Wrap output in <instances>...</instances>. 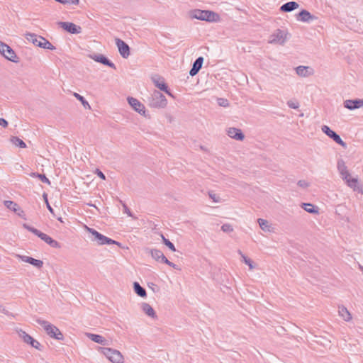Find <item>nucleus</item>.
Segmentation results:
<instances>
[{"instance_id": "393cba45", "label": "nucleus", "mask_w": 363, "mask_h": 363, "mask_svg": "<svg viewBox=\"0 0 363 363\" xmlns=\"http://www.w3.org/2000/svg\"><path fill=\"white\" fill-rule=\"evenodd\" d=\"M4 57L6 58L8 60L11 61L13 62H18V57L14 52V50L9 46L6 53L4 54Z\"/></svg>"}, {"instance_id": "4d7b16f0", "label": "nucleus", "mask_w": 363, "mask_h": 363, "mask_svg": "<svg viewBox=\"0 0 363 363\" xmlns=\"http://www.w3.org/2000/svg\"><path fill=\"white\" fill-rule=\"evenodd\" d=\"M352 179V178H351V177H350V176H347L346 179H343L346 182V183H347V180H350V179Z\"/></svg>"}, {"instance_id": "39448f33", "label": "nucleus", "mask_w": 363, "mask_h": 363, "mask_svg": "<svg viewBox=\"0 0 363 363\" xmlns=\"http://www.w3.org/2000/svg\"><path fill=\"white\" fill-rule=\"evenodd\" d=\"M149 106L152 108H163L167 104L166 97L159 91H154L148 99Z\"/></svg>"}, {"instance_id": "3c124183", "label": "nucleus", "mask_w": 363, "mask_h": 363, "mask_svg": "<svg viewBox=\"0 0 363 363\" xmlns=\"http://www.w3.org/2000/svg\"><path fill=\"white\" fill-rule=\"evenodd\" d=\"M96 173L97 174L98 177L99 178H101V179H104V180L106 179L105 174L101 170H99V169H96Z\"/></svg>"}, {"instance_id": "473e14b6", "label": "nucleus", "mask_w": 363, "mask_h": 363, "mask_svg": "<svg viewBox=\"0 0 363 363\" xmlns=\"http://www.w3.org/2000/svg\"><path fill=\"white\" fill-rule=\"evenodd\" d=\"M19 335L26 343L30 345L31 342H33L34 338L26 333L25 331L21 330Z\"/></svg>"}, {"instance_id": "4c0bfd02", "label": "nucleus", "mask_w": 363, "mask_h": 363, "mask_svg": "<svg viewBox=\"0 0 363 363\" xmlns=\"http://www.w3.org/2000/svg\"><path fill=\"white\" fill-rule=\"evenodd\" d=\"M203 62V57H199L196 58V60L193 63V67L198 68L199 69H201L202 67V65Z\"/></svg>"}, {"instance_id": "5fc2aeb1", "label": "nucleus", "mask_w": 363, "mask_h": 363, "mask_svg": "<svg viewBox=\"0 0 363 363\" xmlns=\"http://www.w3.org/2000/svg\"><path fill=\"white\" fill-rule=\"evenodd\" d=\"M69 1H70L71 4H72L74 5H78L79 2V0H69Z\"/></svg>"}, {"instance_id": "e433bc0d", "label": "nucleus", "mask_w": 363, "mask_h": 363, "mask_svg": "<svg viewBox=\"0 0 363 363\" xmlns=\"http://www.w3.org/2000/svg\"><path fill=\"white\" fill-rule=\"evenodd\" d=\"M321 130L326 135H328L330 138H331L333 135H334V133H335V131H333V130H331L329 126L326 125H324L322 126L321 128Z\"/></svg>"}, {"instance_id": "cd10ccee", "label": "nucleus", "mask_w": 363, "mask_h": 363, "mask_svg": "<svg viewBox=\"0 0 363 363\" xmlns=\"http://www.w3.org/2000/svg\"><path fill=\"white\" fill-rule=\"evenodd\" d=\"M133 289L138 296L142 298H145L147 296L146 290L142 287L138 282L135 281L133 283Z\"/></svg>"}, {"instance_id": "ddd939ff", "label": "nucleus", "mask_w": 363, "mask_h": 363, "mask_svg": "<svg viewBox=\"0 0 363 363\" xmlns=\"http://www.w3.org/2000/svg\"><path fill=\"white\" fill-rule=\"evenodd\" d=\"M128 104L131 106V107L139 113H145V106L140 103L137 99L133 97L128 98Z\"/></svg>"}, {"instance_id": "6ab92c4d", "label": "nucleus", "mask_w": 363, "mask_h": 363, "mask_svg": "<svg viewBox=\"0 0 363 363\" xmlns=\"http://www.w3.org/2000/svg\"><path fill=\"white\" fill-rule=\"evenodd\" d=\"M25 38L28 41L32 43L35 46L39 47V43L40 42L42 43V41L40 40V38H43V36L38 35L37 34H35V33H27L25 34Z\"/></svg>"}, {"instance_id": "5701e85b", "label": "nucleus", "mask_w": 363, "mask_h": 363, "mask_svg": "<svg viewBox=\"0 0 363 363\" xmlns=\"http://www.w3.org/2000/svg\"><path fill=\"white\" fill-rule=\"evenodd\" d=\"M347 184L348 186L353 189L354 191L363 193V185L359 184L358 179L357 178H352L350 180H347Z\"/></svg>"}, {"instance_id": "f8f14e48", "label": "nucleus", "mask_w": 363, "mask_h": 363, "mask_svg": "<svg viewBox=\"0 0 363 363\" xmlns=\"http://www.w3.org/2000/svg\"><path fill=\"white\" fill-rule=\"evenodd\" d=\"M343 104L345 108L352 111L363 107V99H347Z\"/></svg>"}, {"instance_id": "de8ad7c7", "label": "nucleus", "mask_w": 363, "mask_h": 363, "mask_svg": "<svg viewBox=\"0 0 363 363\" xmlns=\"http://www.w3.org/2000/svg\"><path fill=\"white\" fill-rule=\"evenodd\" d=\"M123 207V211L124 213H127L128 216H133L132 213L130 210L128 208V207L126 206L125 203H122Z\"/></svg>"}, {"instance_id": "c03bdc74", "label": "nucleus", "mask_w": 363, "mask_h": 363, "mask_svg": "<svg viewBox=\"0 0 363 363\" xmlns=\"http://www.w3.org/2000/svg\"><path fill=\"white\" fill-rule=\"evenodd\" d=\"M287 105L291 108H294V109H296L298 108L299 106V104L296 101H289L287 102Z\"/></svg>"}, {"instance_id": "dca6fc26", "label": "nucleus", "mask_w": 363, "mask_h": 363, "mask_svg": "<svg viewBox=\"0 0 363 363\" xmlns=\"http://www.w3.org/2000/svg\"><path fill=\"white\" fill-rule=\"evenodd\" d=\"M19 257L22 261L29 263L33 265L34 267H37L38 269H40L43 266V262L42 260L36 259L31 257H28L25 255H19Z\"/></svg>"}, {"instance_id": "0eeeda50", "label": "nucleus", "mask_w": 363, "mask_h": 363, "mask_svg": "<svg viewBox=\"0 0 363 363\" xmlns=\"http://www.w3.org/2000/svg\"><path fill=\"white\" fill-rule=\"evenodd\" d=\"M150 255L156 261H160L162 263H164L174 269H177V264L168 260V259L164 255L163 252L157 249H151L150 250Z\"/></svg>"}, {"instance_id": "2f4dec72", "label": "nucleus", "mask_w": 363, "mask_h": 363, "mask_svg": "<svg viewBox=\"0 0 363 363\" xmlns=\"http://www.w3.org/2000/svg\"><path fill=\"white\" fill-rule=\"evenodd\" d=\"M10 140H11V142L12 143V144H13L14 145H16L17 147H19L21 148L26 147V144L21 139H20L18 137L13 136L11 138Z\"/></svg>"}, {"instance_id": "6e6552de", "label": "nucleus", "mask_w": 363, "mask_h": 363, "mask_svg": "<svg viewBox=\"0 0 363 363\" xmlns=\"http://www.w3.org/2000/svg\"><path fill=\"white\" fill-rule=\"evenodd\" d=\"M287 33L278 29L270 37L269 43L284 45L286 40Z\"/></svg>"}, {"instance_id": "6e6d98bb", "label": "nucleus", "mask_w": 363, "mask_h": 363, "mask_svg": "<svg viewBox=\"0 0 363 363\" xmlns=\"http://www.w3.org/2000/svg\"><path fill=\"white\" fill-rule=\"evenodd\" d=\"M43 198L45 199V203H47V201H48V195L45 193L43 194Z\"/></svg>"}, {"instance_id": "72a5a7b5", "label": "nucleus", "mask_w": 363, "mask_h": 363, "mask_svg": "<svg viewBox=\"0 0 363 363\" xmlns=\"http://www.w3.org/2000/svg\"><path fill=\"white\" fill-rule=\"evenodd\" d=\"M331 139H333L338 145H341L343 148H347V143L345 142H344L341 139L340 136L338 134H337L336 133H334V135L331 138Z\"/></svg>"}, {"instance_id": "c9c22d12", "label": "nucleus", "mask_w": 363, "mask_h": 363, "mask_svg": "<svg viewBox=\"0 0 363 363\" xmlns=\"http://www.w3.org/2000/svg\"><path fill=\"white\" fill-rule=\"evenodd\" d=\"M74 96H75V98L77 99H78L79 101H81V103L82 104L84 108H90V106L88 103V101L84 99V96H81L80 94H77V93H74Z\"/></svg>"}, {"instance_id": "b1692460", "label": "nucleus", "mask_w": 363, "mask_h": 363, "mask_svg": "<svg viewBox=\"0 0 363 363\" xmlns=\"http://www.w3.org/2000/svg\"><path fill=\"white\" fill-rule=\"evenodd\" d=\"M143 311L151 318H156V313L153 308L147 303H143L141 305Z\"/></svg>"}, {"instance_id": "49530a36", "label": "nucleus", "mask_w": 363, "mask_h": 363, "mask_svg": "<svg viewBox=\"0 0 363 363\" xmlns=\"http://www.w3.org/2000/svg\"><path fill=\"white\" fill-rule=\"evenodd\" d=\"M209 197L216 203L220 202V199L218 196H217L215 194H213L212 192H209Z\"/></svg>"}, {"instance_id": "a19ab883", "label": "nucleus", "mask_w": 363, "mask_h": 363, "mask_svg": "<svg viewBox=\"0 0 363 363\" xmlns=\"http://www.w3.org/2000/svg\"><path fill=\"white\" fill-rule=\"evenodd\" d=\"M8 47H9V45L7 44L0 41V53L1 55H4Z\"/></svg>"}, {"instance_id": "a18cd8bd", "label": "nucleus", "mask_w": 363, "mask_h": 363, "mask_svg": "<svg viewBox=\"0 0 363 363\" xmlns=\"http://www.w3.org/2000/svg\"><path fill=\"white\" fill-rule=\"evenodd\" d=\"M297 185L301 188L306 189L309 186V183L305 180H299L297 182Z\"/></svg>"}, {"instance_id": "bb28decb", "label": "nucleus", "mask_w": 363, "mask_h": 363, "mask_svg": "<svg viewBox=\"0 0 363 363\" xmlns=\"http://www.w3.org/2000/svg\"><path fill=\"white\" fill-rule=\"evenodd\" d=\"M301 207L308 213L318 214L319 213L318 207L310 203H302Z\"/></svg>"}, {"instance_id": "58836bf2", "label": "nucleus", "mask_w": 363, "mask_h": 363, "mask_svg": "<svg viewBox=\"0 0 363 363\" xmlns=\"http://www.w3.org/2000/svg\"><path fill=\"white\" fill-rule=\"evenodd\" d=\"M6 203V206L11 210L13 211H16L17 209H16V207H18V205L16 203L13 202V201H6L5 202Z\"/></svg>"}, {"instance_id": "f257e3e1", "label": "nucleus", "mask_w": 363, "mask_h": 363, "mask_svg": "<svg viewBox=\"0 0 363 363\" xmlns=\"http://www.w3.org/2000/svg\"><path fill=\"white\" fill-rule=\"evenodd\" d=\"M85 228L86 231L91 235V240L93 242H96L97 245H116L118 247H121V242L104 235L103 234L100 233L94 228H89L86 225L85 226Z\"/></svg>"}, {"instance_id": "20e7f679", "label": "nucleus", "mask_w": 363, "mask_h": 363, "mask_svg": "<svg viewBox=\"0 0 363 363\" xmlns=\"http://www.w3.org/2000/svg\"><path fill=\"white\" fill-rule=\"evenodd\" d=\"M23 227L25 229L28 230V231L33 233L36 236H38L39 238H40L42 240H43L48 245H49L50 247L56 249H60L61 247V245L59 242L52 239L50 236L40 231L39 230L35 228L34 227H32L28 225L27 223H23Z\"/></svg>"}, {"instance_id": "13d9d810", "label": "nucleus", "mask_w": 363, "mask_h": 363, "mask_svg": "<svg viewBox=\"0 0 363 363\" xmlns=\"http://www.w3.org/2000/svg\"><path fill=\"white\" fill-rule=\"evenodd\" d=\"M4 308H3V306L0 304V311H4Z\"/></svg>"}, {"instance_id": "f03ea898", "label": "nucleus", "mask_w": 363, "mask_h": 363, "mask_svg": "<svg viewBox=\"0 0 363 363\" xmlns=\"http://www.w3.org/2000/svg\"><path fill=\"white\" fill-rule=\"evenodd\" d=\"M35 321L43 328L47 335L50 337L57 340H62L64 339L63 334L55 325L41 318H37Z\"/></svg>"}, {"instance_id": "9b49d317", "label": "nucleus", "mask_w": 363, "mask_h": 363, "mask_svg": "<svg viewBox=\"0 0 363 363\" xmlns=\"http://www.w3.org/2000/svg\"><path fill=\"white\" fill-rule=\"evenodd\" d=\"M91 58L97 62L101 63L104 65L116 69L115 64L102 54H95L94 55H91Z\"/></svg>"}, {"instance_id": "1a4fd4ad", "label": "nucleus", "mask_w": 363, "mask_h": 363, "mask_svg": "<svg viewBox=\"0 0 363 363\" xmlns=\"http://www.w3.org/2000/svg\"><path fill=\"white\" fill-rule=\"evenodd\" d=\"M58 25L67 32L71 34H79L82 32V28L72 22H62L58 23Z\"/></svg>"}, {"instance_id": "a211bd4d", "label": "nucleus", "mask_w": 363, "mask_h": 363, "mask_svg": "<svg viewBox=\"0 0 363 363\" xmlns=\"http://www.w3.org/2000/svg\"><path fill=\"white\" fill-rule=\"evenodd\" d=\"M299 7V5L296 1H289L284 4L280 7V11L282 12H291Z\"/></svg>"}, {"instance_id": "f3484780", "label": "nucleus", "mask_w": 363, "mask_h": 363, "mask_svg": "<svg viewBox=\"0 0 363 363\" xmlns=\"http://www.w3.org/2000/svg\"><path fill=\"white\" fill-rule=\"evenodd\" d=\"M337 167L342 179H346L347 176H350L345 162L342 159L338 160Z\"/></svg>"}, {"instance_id": "f704fd0d", "label": "nucleus", "mask_w": 363, "mask_h": 363, "mask_svg": "<svg viewBox=\"0 0 363 363\" xmlns=\"http://www.w3.org/2000/svg\"><path fill=\"white\" fill-rule=\"evenodd\" d=\"M162 242L163 243L172 251L175 252L176 248L174 245L169 241L167 238H166L163 235H162Z\"/></svg>"}, {"instance_id": "7ed1b4c3", "label": "nucleus", "mask_w": 363, "mask_h": 363, "mask_svg": "<svg viewBox=\"0 0 363 363\" xmlns=\"http://www.w3.org/2000/svg\"><path fill=\"white\" fill-rule=\"evenodd\" d=\"M191 18H196L208 22H216L219 20V15L208 10L194 9L190 11Z\"/></svg>"}, {"instance_id": "603ef678", "label": "nucleus", "mask_w": 363, "mask_h": 363, "mask_svg": "<svg viewBox=\"0 0 363 363\" xmlns=\"http://www.w3.org/2000/svg\"><path fill=\"white\" fill-rule=\"evenodd\" d=\"M0 125L4 128L7 127L8 126L7 121L3 118H0Z\"/></svg>"}, {"instance_id": "4be33fe9", "label": "nucleus", "mask_w": 363, "mask_h": 363, "mask_svg": "<svg viewBox=\"0 0 363 363\" xmlns=\"http://www.w3.org/2000/svg\"><path fill=\"white\" fill-rule=\"evenodd\" d=\"M260 228L264 232H273L274 228L267 220L259 218L257 220Z\"/></svg>"}, {"instance_id": "bf43d9fd", "label": "nucleus", "mask_w": 363, "mask_h": 363, "mask_svg": "<svg viewBox=\"0 0 363 363\" xmlns=\"http://www.w3.org/2000/svg\"><path fill=\"white\" fill-rule=\"evenodd\" d=\"M250 267H251V269L254 267L253 264H252V262L251 261V265H250Z\"/></svg>"}, {"instance_id": "8fccbe9b", "label": "nucleus", "mask_w": 363, "mask_h": 363, "mask_svg": "<svg viewBox=\"0 0 363 363\" xmlns=\"http://www.w3.org/2000/svg\"><path fill=\"white\" fill-rule=\"evenodd\" d=\"M239 253L241 255L242 258L243 259V261L245 262V263L250 267V258L247 257V256L244 255L243 254H242L241 251H240V250H239Z\"/></svg>"}, {"instance_id": "09e8293b", "label": "nucleus", "mask_w": 363, "mask_h": 363, "mask_svg": "<svg viewBox=\"0 0 363 363\" xmlns=\"http://www.w3.org/2000/svg\"><path fill=\"white\" fill-rule=\"evenodd\" d=\"M200 69H199L198 68H196V67H194L192 66V67L191 68L190 71H189V74L192 77L195 76L196 74H198V72H199Z\"/></svg>"}, {"instance_id": "423d86ee", "label": "nucleus", "mask_w": 363, "mask_h": 363, "mask_svg": "<svg viewBox=\"0 0 363 363\" xmlns=\"http://www.w3.org/2000/svg\"><path fill=\"white\" fill-rule=\"evenodd\" d=\"M99 351L106 356L112 363L123 362V356L117 350L109 347H99Z\"/></svg>"}, {"instance_id": "aec40b11", "label": "nucleus", "mask_w": 363, "mask_h": 363, "mask_svg": "<svg viewBox=\"0 0 363 363\" xmlns=\"http://www.w3.org/2000/svg\"><path fill=\"white\" fill-rule=\"evenodd\" d=\"M315 18V16L311 15L310 12L304 9L300 11L298 15V19L303 22H309Z\"/></svg>"}, {"instance_id": "2eb2a0df", "label": "nucleus", "mask_w": 363, "mask_h": 363, "mask_svg": "<svg viewBox=\"0 0 363 363\" xmlns=\"http://www.w3.org/2000/svg\"><path fill=\"white\" fill-rule=\"evenodd\" d=\"M153 82L156 87H157L160 90L164 91L169 96H172L173 95L170 92L167 84L165 83L164 79L163 78L153 79Z\"/></svg>"}, {"instance_id": "c756f323", "label": "nucleus", "mask_w": 363, "mask_h": 363, "mask_svg": "<svg viewBox=\"0 0 363 363\" xmlns=\"http://www.w3.org/2000/svg\"><path fill=\"white\" fill-rule=\"evenodd\" d=\"M40 40L42 41V43H39V48L50 50H55V47L44 37H43V38H40Z\"/></svg>"}, {"instance_id": "ea45409f", "label": "nucleus", "mask_w": 363, "mask_h": 363, "mask_svg": "<svg viewBox=\"0 0 363 363\" xmlns=\"http://www.w3.org/2000/svg\"><path fill=\"white\" fill-rule=\"evenodd\" d=\"M221 230L225 233H231L233 231V226L229 223H225L221 226Z\"/></svg>"}, {"instance_id": "a878e982", "label": "nucleus", "mask_w": 363, "mask_h": 363, "mask_svg": "<svg viewBox=\"0 0 363 363\" xmlns=\"http://www.w3.org/2000/svg\"><path fill=\"white\" fill-rule=\"evenodd\" d=\"M308 69L312 70L309 67L301 65L296 68V72L300 77H306L312 74L311 72H308Z\"/></svg>"}, {"instance_id": "7c9ffc66", "label": "nucleus", "mask_w": 363, "mask_h": 363, "mask_svg": "<svg viewBox=\"0 0 363 363\" xmlns=\"http://www.w3.org/2000/svg\"><path fill=\"white\" fill-rule=\"evenodd\" d=\"M30 176L31 177H36L38 178L42 182L50 184V181L48 178L45 176V174H42L38 172H32L30 174Z\"/></svg>"}, {"instance_id": "9d476101", "label": "nucleus", "mask_w": 363, "mask_h": 363, "mask_svg": "<svg viewBox=\"0 0 363 363\" xmlns=\"http://www.w3.org/2000/svg\"><path fill=\"white\" fill-rule=\"evenodd\" d=\"M116 44L118 47L120 55L123 58H128L130 54L129 45L123 40L116 38Z\"/></svg>"}, {"instance_id": "37998d69", "label": "nucleus", "mask_w": 363, "mask_h": 363, "mask_svg": "<svg viewBox=\"0 0 363 363\" xmlns=\"http://www.w3.org/2000/svg\"><path fill=\"white\" fill-rule=\"evenodd\" d=\"M218 104L223 107H227L229 105L228 100L225 99L219 98L218 99Z\"/></svg>"}, {"instance_id": "79ce46f5", "label": "nucleus", "mask_w": 363, "mask_h": 363, "mask_svg": "<svg viewBox=\"0 0 363 363\" xmlns=\"http://www.w3.org/2000/svg\"><path fill=\"white\" fill-rule=\"evenodd\" d=\"M30 345L40 351L42 350V345L38 341H37L35 339H33V342H31Z\"/></svg>"}, {"instance_id": "412c9836", "label": "nucleus", "mask_w": 363, "mask_h": 363, "mask_svg": "<svg viewBox=\"0 0 363 363\" xmlns=\"http://www.w3.org/2000/svg\"><path fill=\"white\" fill-rule=\"evenodd\" d=\"M87 336L91 340L94 341V342L101 344L102 345H108L107 340L100 335L88 333Z\"/></svg>"}, {"instance_id": "864d4df0", "label": "nucleus", "mask_w": 363, "mask_h": 363, "mask_svg": "<svg viewBox=\"0 0 363 363\" xmlns=\"http://www.w3.org/2000/svg\"><path fill=\"white\" fill-rule=\"evenodd\" d=\"M46 206H47L48 209L50 211V213H53L54 210H53V208L51 207V206L50 205V203H49V202H48V201H47V203H46Z\"/></svg>"}, {"instance_id": "4468645a", "label": "nucleus", "mask_w": 363, "mask_h": 363, "mask_svg": "<svg viewBox=\"0 0 363 363\" xmlns=\"http://www.w3.org/2000/svg\"><path fill=\"white\" fill-rule=\"evenodd\" d=\"M227 134L230 138L239 141H242L245 138L242 130L236 128H229L227 130Z\"/></svg>"}, {"instance_id": "c85d7f7f", "label": "nucleus", "mask_w": 363, "mask_h": 363, "mask_svg": "<svg viewBox=\"0 0 363 363\" xmlns=\"http://www.w3.org/2000/svg\"><path fill=\"white\" fill-rule=\"evenodd\" d=\"M339 315L345 320L350 321L352 319L351 314L348 310L344 306L339 307Z\"/></svg>"}]
</instances>
